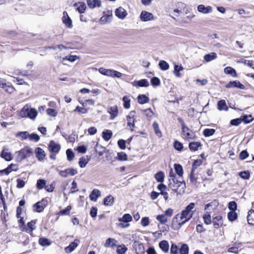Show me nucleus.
Wrapping results in <instances>:
<instances>
[{
  "label": "nucleus",
  "mask_w": 254,
  "mask_h": 254,
  "mask_svg": "<svg viewBox=\"0 0 254 254\" xmlns=\"http://www.w3.org/2000/svg\"><path fill=\"white\" fill-rule=\"evenodd\" d=\"M195 206L193 202L190 203L180 213L176 215L171 221V227L174 230H179L186 222L190 220L194 214L192 210Z\"/></svg>",
  "instance_id": "obj_1"
},
{
  "label": "nucleus",
  "mask_w": 254,
  "mask_h": 254,
  "mask_svg": "<svg viewBox=\"0 0 254 254\" xmlns=\"http://www.w3.org/2000/svg\"><path fill=\"white\" fill-rule=\"evenodd\" d=\"M168 187L173 191L177 193L184 192L186 187V184L182 178L177 177L175 179L170 180Z\"/></svg>",
  "instance_id": "obj_2"
},
{
  "label": "nucleus",
  "mask_w": 254,
  "mask_h": 254,
  "mask_svg": "<svg viewBox=\"0 0 254 254\" xmlns=\"http://www.w3.org/2000/svg\"><path fill=\"white\" fill-rule=\"evenodd\" d=\"M38 115L37 111L35 108H30L28 104L25 105L19 113V116L21 118H28L32 120H34Z\"/></svg>",
  "instance_id": "obj_3"
},
{
  "label": "nucleus",
  "mask_w": 254,
  "mask_h": 254,
  "mask_svg": "<svg viewBox=\"0 0 254 254\" xmlns=\"http://www.w3.org/2000/svg\"><path fill=\"white\" fill-rule=\"evenodd\" d=\"M33 151L31 148L26 146L18 151H16V161L21 162L23 159L30 157L32 154Z\"/></svg>",
  "instance_id": "obj_4"
},
{
  "label": "nucleus",
  "mask_w": 254,
  "mask_h": 254,
  "mask_svg": "<svg viewBox=\"0 0 254 254\" xmlns=\"http://www.w3.org/2000/svg\"><path fill=\"white\" fill-rule=\"evenodd\" d=\"M99 72L103 75L113 78H120L122 76V73L118 71L113 69H106L103 67H101L99 69Z\"/></svg>",
  "instance_id": "obj_5"
},
{
  "label": "nucleus",
  "mask_w": 254,
  "mask_h": 254,
  "mask_svg": "<svg viewBox=\"0 0 254 254\" xmlns=\"http://www.w3.org/2000/svg\"><path fill=\"white\" fill-rule=\"evenodd\" d=\"M19 222L21 224L20 229L23 231L32 234L34 229H35V225L36 224L35 220H32L28 223V228H26L22 218L20 217V219L18 220Z\"/></svg>",
  "instance_id": "obj_6"
},
{
  "label": "nucleus",
  "mask_w": 254,
  "mask_h": 254,
  "mask_svg": "<svg viewBox=\"0 0 254 254\" xmlns=\"http://www.w3.org/2000/svg\"><path fill=\"white\" fill-rule=\"evenodd\" d=\"M182 131L184 137L187 140L192 139L195 136L194 133L190 130L186 125L183 124Z\"/></svg>",
  "instance_id": "obj_7"
},
{
  "label": "nucleus",
  "mask_w": 254,
  "mask_h": 254,
  "mask_svg": "<svg viewBox=\"0 0 254 254\" xmlns=\"http://www.w3.org/2000/svg\"><path fill=\"white\" fill-rule=\"evenodd\" d=\"M135 112L131 111L129 112V114L127 116L126 119L127 121V126L129 129L133 131V128L135 127L134 120H135Z\"/></svg>",
  "instance_id": "obj_8"
},
{
  "label": "nucleus",
  "mask_w": 254,
  "mask_h": 254,
  "mask_svg": "<svg viewBox=\"0 0 254 254\" xmlns=\"http://www.w3.org/2000/svg\"><path fill=\"white\" fill-rule=\"evenodd\" d=\"M47 205L46 200L43 199L41 201H38L33 205V210L37 212H42Z\"/></svg>",
  "instance_id": "obj_9"
},
{
  "label": "nucleus",
  "mask_w": 254,
  "mask_h": 254,
  "mask_svg": "<svg viewBox=\"0 0 254 254\" xmlns=\"http://www.w3.org/2000/svg\"><path fill=\"white\" fill-rule=\"evenodd\" d=\"M62 21L63 23L69 28L72 27V22L70 18L69 17L66 11H64L63 13Z\"/></svg>",
  "instance_id": "obj_10"
},
{
  "label": "nucleus",
  "mask_w": 254,
  "mask_h": 254,
  "mask_svg": "<svg viewBox=\"0 0 254 254\" xmlns=\"http://www.w3.org/2000/svg\"><path fill=\"white\" fill-rule=\"evenodd\" d=\"M140 19L144 22L151 21L154 20V18L151 13L146 11H142L140 15Z\"/></svg>",
  "instance_id": "obj_11"
},
{
  "label": "nucleus",
  "mask_w": 254,
  "mask_h": 254,
  "mask_svg": "<svg viewBox=\"0 0 254 254\" xmlns=\"http://www.w3.org/2000/svg\"><path fill=\"white\" fill-rule=\"evenodd\" d=\"M0 156L7 161H10L12 159V155L7 148L4 147L1 152Z\"/></svg>",
  "instance_id": "obj_12"
},
{
  "label": "nucleus",
  "mask_w": 254,
  "mask_h": 254,
  "mask_svg": "<svg viewBox=\"0 0 254 254\" xmlns=\"http://www.w3.org/2000/svg\"><path fill=\"white\" fill-rule=\"evenodd\" d=\"M133 249L137 254H142L144 252L143 245L138 241H135L133 244Z\"/></svg>",
  "instance_id": "obj_13"
},
{
  "label": "nucleus",
  "mask_w": 254,
  "mask_h": 254,
  "mask_svg": "<svg viewBox=\"0 0 254 254\" xmlns=\"http://www.w3.org/2000/svg\"><path fill=\"white\" fill-rule=\"evenodd\" d=\"M77 173V171L73 168H69L65 170H61L59 172V174L63 177H66L68 175L73 176Z\"/></svg>",
  "instance_id": "obj_14"
},
{
  "label": "nucleus",
  "mask_w": 254,
  "mask_h": 254,
  "mask_svg": "<svg viewBox=\"0 0 254 254\" xmlns=\"http://www.w3.org/2000/svg\"><path fill=\"white\" fill-rule=\"evenodd\" d=\"M61 146L59 144L56 143L53 140L50 142L49 149L51 152L57 153L59 152Z\"/></svg>",
  "instance_id": "obj_15"
},
{
  "label": "nucleus",
  "mask_w": 254,
  "mask_h": 254,
  "mask_svg": "<svg viewBox=\"0 0 254 254\" xmlns=\"http://www.w3.org/2000/svg\"><path fill=\"white\" fill-rule=\"evenodd\" d=\"M108 112L110 114V119L114 120L118 115V109L117 106L109 107L108 109Z\"/></svg>",
  "instance_id": "obj_16"
},
{
  "label": "nucleus",
  "mask_w": 254,
  "mask_h": 254,
  "mask_svg": "<svg viewBox=\"0 0 254 254\" xmlns=\"http://www.w3.org/2000/svg\"><path fill=\"white\" fill-rule=\"evenodd\" d=\"M79 243V240L75 239L74 242L71 243L68 246L65 248V252L68 254L71 253L78 246Z\"/></svg>",
  "instance_id": "obj_17"
},
{
  "label": "nucleus",
  "mask_w": 254,
  "mask_h": 254,
  "mask_svg": "<svg viewBox=\"0 0 254 254\" xmlns=\"http://www.w3.org/2000/svg\"><path fill=\"white\" fill-rule=\"evenodd\" d=\"M226 87L227 88L237 87L241 89H244L245 88V86L241 83L240 81L236 80L229 82L226 85Z\"/></svg>",
  "instance_id": "obj_18"
},
{
  "label": "nucleus",
  "mask_w": 254,
  "mask_h": 254,
  "mask_svg": "<svg viewBox=\"0 0 254 254\" xmlns=\"http://www.w3.org/2000/svg\"><path fill=\"white\" fill-rule=\"evenodd\" d=\"M127 11L122 7L118 8L115 11L116 15L121 19H124L127 15Z\"/></svg>",
  "instance_id": "obj_19"
},
{
  "label": "nucleus",
  "mask_w": 254,
  "mask_h": 254,
  "mask_svg": "<svg viewBox=\"0 0 254 254\" xmlns=\"http://www.w3.org/2000/svg\"><path fill=\"white\" fill-rule=\"evenodd\" d=\"M197 10L199 12L208 14L212 12V8L210 6L205 7L203 4H200L197 6Z\"/></svg>",
  "instance_id": "obj_20"
},
{
  "label": "nucleus",
  "mask_w": 254,
  "mask_h": 254,
  "mask_svg": "<svg viewBox=\"0 0 254 254\" xmlns=\"http://www.w3.org/2000/svg\"><path fill=\"white\" fill-rule=\"evenodd\" d=\"M87 3L90 8L100 7L101 6V1L100 0H87Z\"/></svg>",
  "instance_id": "obj_21"
},
{
  "label": "nucleus",
  "mask_w": 254,
  "mask_h": 254,
  "mask_svg": "<svg viewBox=\"0 0 254 254\" xmlns=\"http://www.w3.org/2000/svg\"><path fill=\"white\" fill-rule=\"evenodd\" d=\"M101 196V191L97 189H93L91 191L89 198L90 199L93 201H96L98 197Z\"/></svg>",
  "instance_id": "obj_22"
},
{
  "label": "nucleus",
  "mask_w": 254,
  "mask_h": 254,
  "mask_svg": "<svg viewBox=\"0 0 254 254\" xmlns=\"http://www.w3.org/2000/svg\"><path fill=\"white\" fill-rule=\"evenodd\" d=\"M134 86L147 87L149 84L147 79H143L140 80H135L132 83Z\"/></svg>",
  "instance_id": "obj_23"
},
{
  "label": "nucleus",
  "mask_w": 254,
  "mask_h": 254,
  "mask_svg": "<svg viewBox=\"0 0 254 254\" xmlns=\"http://www.w3.org/2000/svg\"><path fill=\"white\" fill-rule=\"evenodd\" d=\"M73 6L80 13H84L86 8V4L83 2L75 3L74 4Z\"/></svg>",
  "instance_id": "obj_24"
},
{
  "label": "nucleus",
  "mask_w": 254,
  "mask_h": 254,
  "mask_svg": "<svg viewBox=\"0 0 254 254\" xmlns=\"http://www.w3.org/2000/svg\"><path fill=\"white\" fill-rule=\"evenodd\" d=\"M35 153L37 158L39 160H42L45 157V154L44 151L40 147H37L35 149Z\"/></svg>",
  "instance_id": "obj_25"
},
{
  "label": "nucleus",
  "mask_w": 254,
  "mask_h": 254,
  "mask_svg": "<svg viewBox=\"0 0 254 254\" xmlns=\"http://www.w3.org/2000/svg\"><path fill=\"white\" fill-rule=\"evenodd\" d=\"M217 109L219 111H228V107L227 106L225 100H221L217 103Z\"/></svg>",
  "instance_id": "obj_26"
},
{
  "label": "nucleus",
  "mask_w": 254,
  "mask_h": 254,
  "mask_svg": "<svg viewBox=\"0 0 254 254\" xmlns=\"http://www.w3.org/2000/svg\"><path fill=\"white\" fill-rule=\"evenodd\" d=\"M117 241L113 238H108L106 241L104 246L106 248L108 247H114L116 246Z\"/></svg>",
  "instance_id": "obj_27"
},
{
  "label": "nucleus",
  "mask_w": 254,
  "mask_h": 254,
  "mask_svg": "<svg viewBox=\"0 0 254 254\" xmlns=\"http://www.w3.org/2000/svg\"><path fill=\"white\" fill-rule=\"evenodd\" d=\"M159 246L160 248L165 253H167L169 251V244L167 241L163 240L159 243Z\"/></svg>",
  "instance_id": "obj_28"
},
{
  "label": "nucleus",
  "mask_w": 254,
  "mask_h": 254,
  "mask_svg": "<svg viewBox=\"0 0 254 254\" xmlns=\"http://www.w3.org/2000/svg\"><path fill=\"white\" fill-rule=\"evenodd\" d=\"M213 225L215 228H218L222 224V217L221 216H217L213 219Z\"/></svg>",
  "instance_id": "obj_29"
},
{
  "label": "nucleus",
  "mask_w": 254,
  "mask_h": 254,
  "mask_svg": "<svg viewBox=\"0 0 254 254\" xmlns=\"http://www.w3.org/2000/svg\"><path fill=\"white\" fill-rule=\"evenodd\" d=\"M217 54L215 53L212 52L208 54H206L204 56V60L206 62H209L217 58Z\"/></svg>",
  "instance_id": "obj_30"
},
{
  "label": "nucleus",
  "mask_w": 254,
  "mask_h": 254,
  "mask_svg": "<svg viewBox=\"0 0 254 254\" xmlns=\"http://www.w3.org/2000/svg\"><path fill=\"white\" fill-rule=\"evenodd\" d=\"M224 71L226 74H230L233 77L237 76L236 70L230 66H227L226 68H225Z\"/></svg>",
  "instance_id": "obj_31"
},
{
  "label": "nucleus",
  "mask_w": 254,
  "mask_h": 254,
  "mask_svg": "<svg viewBox=\"0 0 254 254\" xmlns=\"http://www.w3.org/2000/svg\"><path fill=\"white\" fill-rule=\"evenodd\" d=\"M132 217L129 214H125L122 218H119L118 221L120 222H124L125 223H128L132 221Z\"/></svg>",
  "instance_id": "obj_32"
},
{
  "label": "nucleus",
  "mask_w": 254,
  "mask_h": 254,
  "mask_svg": "<svg viewBox=\"0 0 254 254\" xmlns=\"http://www.w3.org/2000/svg\"><path fill=\"white\" fill-rule=\"evenodd\" d=\"M247 221L249 224L254 225V211L251 210L248 212Z\"/></svg>",
  "instance_id": "obj_33"
},
{
  "label": "nucleus",
  "mask_w": 254,
  "mask_h": 254,
  "mask_svg": "<svg viewBox=\"0 0 254 254\" xmlns=\"http://www.w3.org/2000/svg\"><path fill=\"white\" fill-rule=\"evenodd\" d=\"M15 136L20 138L21 140H25L29 137V133L27 131H19L16 133Z\"/></svg>",
  "instance_id": "obj_34"
},
{
  "label": "nucleus",
  "mask_w": 254,
  "mask_h": 254,
  "mask_svg": "<svg viewBox=\"0 0 254 254\" xmlns=\"http://www.w3.org/2000/svg\"><path fill=\"white\" fill-rule=\"evenodd\" d=\"M174 168H175L176 173L179 176L178 177L182 178V176H183V175L184 173V171H183V167H182V166L178 164H175L174 165Z\"/></svg>",
  "instance_id": "obj_35"
},
{
  "label": "nucleus",
  "mask_w": 254,
  "mask_h": 254,
  "mask_svg": "<svg viewBox=\"0 0 254 254\" xmlns=\"http://www.w3.org/2000/svg\"><path fill=\"white\" fill-rule=\"evenodd\" d=\"M114 198L113 196L109 195L104 199V204L106 206L111 205L113 204Z\"/></svg>",
  "instance_id": "obj_36"
},
{
  "label": "nucleus",
  "mask_w": 254,
  "mask_h": 254,
  "mask_svg": "<svg viewBox=\"0 0 254 254\" xmlns=\"http://www.w3.org/2000/svg\"><path fill=\"white\" fill-rule=\"evenodd\" d=\"M138 102L139 104H143L147 103L149 102V98L145 95H139L138 96Z\"/></svg>",
  "instance_id": "obj_37"
},
{
  "label": "nucleus",
  "mask_w": 254,
  "mask_h": 254,
  "mask_svg": "<svg viewBox=\"0 0 254 254\" xmlns=\"http://www.w3.org/2000/svg\"><path fill=\"white\" fill-rule=\"evenodd\" d=\"M201 146L199 142H191L189 143V148L190 150L195 151L198 149V148Z\"/></svg>",
  "instance_id": "obj_38"
},
{
  "label": "nucleus",
  "mask_w": 254,
  "mask_h": 254,
  "mask_svg": "<svg viewBox=\"0 0 254 254\" xmlns=\"http://www.w3.org/2000/svg\"><path fill=\"white\" fill-rule=\"evenodd\" d=\"M183 69L184 68L182 65L176 64L174 66V70L173 73L176 76L180 77L181 76V74L180 73V71H182Z\"/></svg>",
  "instance_id": "obj_39"
},
{
  "label": "nucleus",
  "mask_w": 254,
  "mask_h": 254,
  "mask_svg": "<svg viewBox=\"0 0 254 254\" xmlns=\"http://www.w3.org/2000/svg\"><path fill=\"white\" fill-rule=\"evenodd\" d=\"M164 173L162 171H160L155 175V178L156 181L159 183H162L164 181Z\"/></svg>",
  "instance_id": "obj_40"
},
{
  "label": "nucleus",
  "mask_w": 254,
  "mask_h": 254,
  "mask_svg": "<svg viewBox=\"0 0 254 254\" xmlns=\"http://www.w3.org/2000/svg\"><path fill=\"white\" fill-rule=\"evenodd\" d=\"M123 101L124 102V107L125 109H129L130 108V99L128 96H125L123 98Z\"/></svg>",
  "instance_id": "obj_41"
},
{
  "label": "nucleus",
  "mask_w": 254,
  "mask_h": 254,
  "mask_svg": "<svg viewBox=\"0 0 254 254\" xmlns=\"http://www.w3.org/2000/svg\"><path fill=\"white\" fill-rule=\"evenodd\" d=\"M39 243L42 246H48L51 244V241L46 238H40L39 240Z\"/></svg>",
  "instance_id": "obj_42"
},
{
  "label": "nucleus",
  "mask_w": 254,
  "mask_h": 254,
  "mask_svg": "<svg viewBox=\"0 0 254 254\" xmlns=\"http://www.w3.org/2000/svg\"><path fill=\"white\" fill-rule=\"evenodd\" d=\"M112 136V132L110 130H106L102 133V137L105 140H109Z\"/></svg>",
  "instance_id": "obj_43"
},
{
  "label": "nucleus",
  "mask_w": 254,
  "mask_h": 254,
  "mask_svg": "<svg viewBox=\"0 0 254 254\" xmlns=\"http://www.w3.org/2000/svg\"><path fill=\"white\" fill-rule=\"evenodd\" d=\"M156 219L162 224H165L168 221V218L164 214L157 216Z\"/></svg>",
  "instance_id": "obj_44"
},
{
  "label": "nucleus",
  "mask_w": 254,
  "mask_h": 254,
  "mask_svg": "<svg viewBox=\"0 0 254 254\" xmlns=\"http://www.w3.org/2000/svg\"><path fill=\"white\" fill-rule=\"evenodd\" d=\"M159 66L160 69L162 70H166L169 69V65L165 61H160L159 63Z\"/></svg>",
  "instance_id": "obj_45"
},
{
  "label": "nucleus",
  "mask_w": 254,
  "mask_h": 254,
  "mask_svg": "<svg viewBox=\"0 0 254 254\" xmlns=\"http://www.w3.org/2000/svg\"><path fill=\"white\" fill-rule=\"evenodd\" d=\"M46 181L43 179H39L37 181L36 187L38 189L41 190L46 187Z\"/></svg>",
  "instance_id": "obj_46"
},
{
  "label": "nucleus",
  "mask_w": 254,
  "mask_h": 254,
  "mask_svg": "<svg viewBox=\"0 0 254 254\" xmlns=\"http://www.w3.org/2000/svg\"><path fill=\"white\" fill-rule=\"evenodd\" d=\"M237 217V213L235 211H231L228 213V218L230 221L235 220Z\"/></svg>",
  "instance_id": "obj_47"
},
{
  "label": "nucleus",
  "mask_w": 254,
  "mask_h": 254,
  "mask_svg": "<svg viewBox=\"0 0 254 254\" xmlns=\"http://www.w3.org/2000/svg\"><path fill=\"white\" fill-rule=\"evenodd\" d=\"M5 91L9 94L13 93L15 90V88L11 85L10 83H6L5 88Z\"/></svg>",
  "instance_id": "obj_48"
},
{
  "label": "nucleus",
  "mask_w": 254,
  "mask_h": 254,
  "mask_svg": "<svg viewBox=\"0 0 254 254\" xmlns=\"http://www.w3.org/2000/svg\"><path fill=\"white\" fill-rule=\"evenodd\" d=\"M71 209V206L70 205L67 206L65 209L61 210L59 212L60 215H67L70 213V211Z\"/></svg>",
  "instance_id": "obj_49"
},
{
  "label": "nucleus",
  "mask_w": 254,
  "mask_h": 254,
  "mask_svg": "<svg viewBox=\"0 0 254 254\" xmlns=\"http://www.w3.org/2000/svg\"><path fill=\"white\" fill-rule=\"evenodd\" d=\"M127 250V248L124 245H122L118 247L117 253L118 254H125Z\"/></svg>",
  "instance_id": "obj_50"
},
{
  "label": "nucleus",
  "mask_w": 254,
  "mask_h": 254,
  "mask_svg": "<svg viewBox=\"0 0 254 254\" xmlns=\"http://www.w3.org/2000/svg\"><path fill=\"white\" fill-rule=\"evenodd\" d=\"M142 112L144 113L146 117L149 120H150L153 116L154 115V113L153 112V111L149 108L142 110Z\"/></svg>",
  "instance_id": "obj_51"
},
{
  "label": "nucleus",
  "mask_w": 254,
  "mask_h": 254,
  "mask_svg": "<svg viewBox=\"0 0 254 254\" xmlns=\"http://www.w3.org/2000/svg\"><path fill=\"white\" fill-rule=\"evenodd\" d=\"M47 114L51 117H55L58 115V111L54 109L48 108L46 110Z\"/></svg>",
  "instance_id": "obj_52"
},
{
  "label": "nucleus",
  "mask_w": 254,
  "mask_h": 254,
  "mask_svg": "<svg viewBox=\"0 0 254 254\" xmlns=\"http://www.w3.org/2000/svg\"><path fill=\"white\" fill-rule=\"evenodd\" d=\"M153 127L156 134L159 137H161L162 136V133L160 130H159L158 124L156 122H154L153 124Z\"/></svg>",
  "instance_id": "obj_53"
},
{
  "label": "nucleus",
  "mask_w": 254,
  "mask_h": 254,
  "mask_svg": "<svg viewBox=\"0 0 254 254\" xmlns=\"http://www.w3.org/2000/svg\"><path fill=\"white\" fill-rule=\"evenodd\" d=\"M203 219L204 222L207 225H209L211 223V216L208 212H206L203 215Z\"/></svg>",
  "instance_id": "obj_54"
},
{
  "label": "nucleus",
  "mask_w": 254,
  "mask_h": 254,
  "mask_svg": "<svg viewBox=\"0 0 254 254\" xmlns=\"http://www.w3.org/2000/svg\"><path fill=\"white\" fill-rule=\"evenodd\" d=\"M239 175L241 178L245 180L249 179L250 177V174L248 171L241 172L239 173Z\"/></svg>",
  "instance_id": "obj_55"
},
{
  "label": "nucleus",
  "mask_w": 254,
  "mask_h": 254,
  "mask_svg": "<svg viewBox=\"0 0 254 254\" xmlns=\"http://www.w3.org/2000/svg\"><path fill=\"white\" fill-rule=\"evenodd\" d=\"M215 132V130L212 128H206L203 130V134L208 137L212 135Z\"/></svg>",
  "instance_id": "obj_56"
},
{
  "label": "nucleus",
  "mask_w": 254,
  "mask_h": 254,
  "mask_svg": "<svg viewBox=\"0 0 254 254\" xmlns=\"http://www.w3.org/2000/svg\"><path fill=\"white\" fill-rule=\"evenodd\" d=\"M180 253L181 254H188L189 248L186 244H183L182 245L180 249Z\"/></svg>",
  "instance_id": "obj_57"
},
{
  "label": "nucleus",
  "mask_w": 254,
  "mask_h": 254,
  "mask_svg": "<svg viewBox=\"0 0 254 254\" xmlns=\"http://www.w3.org/2000/svg\"><path fill=\"white\" fill-rule=\"evenodd\" d=\"M117 159L120 161H126L127 160L126 154L123 152H119L117 154Z\"/></svg>",
  "instance_id": "obj_58"
},
{
  "label": "nucleus",
  "mask_w": 254,
  "mask_h": 254,
  "mask_svg": "<svg viewBox=\"0 0 254 254\" xmlns=\"http://www.w3.org/2000/svg\"><path fill=\"white\" fill-rule=\"evenodd\" d=\"M66 154L67 155V159L69 161H71L74 157L73 152L70 149H68L66 151Z\"/></svg>",
  "instance_id": "obj_59"
},
{
  "label": "nucleus",
  "mask_w": 254,
  "mask_h": 254,
  "mask_svg": "<svg viewBox=\"0 0 254 254\" xmlns=\"http://www.w3.org/2000/svg\"><path fill=\"white\" fill-rule=\"evenodd\" d=\"M243 121L245 123L248 124L252 122L253 120L251 115H244L241 117Z\"/></svg>",
  "instance_id": "obj_60"
},
{
  "label": "nucleus",
  "mask_w": 254,
  "mask_h": 254,
  "mask_svg": "<svg viewBox=\"0 0 254 254\" xmlns=\"http://www.w3.org/2000/svg\"><path fill=\"white\" fill-rule=\"evenodd\" d=\"M29 138L31 141H34L37 142L40 139L39 136L36 133H33L31 134H29Z\"/></svg>",
  "instance_id": "obj_61"
},
{
  "label": "nucleus",
  "mask_w": 254,
  "mask_h": 254,
  "mask_svg": "<svg viewBox=\"0 0 254 254\" xmlns=\"http://www.w3.org/2000/svg\"><path fill=\"white\" fill-rule=\"evenodd\" d=\"M242 122L243 119H242V118L241 117L240 118L232 120L230 122V123L232 126H237L239 125Z\"/></svg>",
  "instance_id": "obj_62"
},
{
  "label": "nucleus",
  "mask_w": 254,
  "mask_h": 254,
  "mask_svg": "<svg viewBox=\"0 0 254 254\" xmlns=\"http://www.w3.org/2000/svg\"><path fill=\"white\" fill-rule=\"evenodd\" d=\"M74 112H77L79 114H86L88 113V110L86 108L77 106Z\"/></svg>",
  "instance_id": "obj_63"
},
{
  "label": "nucleus",
  "mask_w": 254,
  "mask_h": 254,
  "mask_svg": "<svg viewBox=\"0 0 254 254\" xmlns=\"http://www.w3.org/2000/svg\"><path fill=\"white\" fill-rule=\"evenodd\" d=\"M228 208L231 211H235L237 208V203L234 201H230L228 204Z\"/></svg>",
  "instance_id": "obj_64"
}]
</instances>
